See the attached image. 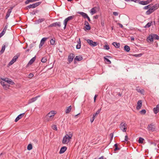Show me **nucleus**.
<instances>
[{
    "label": "nucleus",
    "instance_id": "nucleus-26",
    "mask_svg": "<svg viewBox=\"0 0 159 159\" xmlns=\"http://www.w3.org/2000/svg\"><path fill=\"white\" fill-rule=\"evenodd\" d=\"M36 59L35 57H33L29 62L27 65H31L35 61Z\"/></svg>",
    "mask_w": 159,
    "mask_h": 159
},
{
    "label": "nucleus",
    "instance_id": "nucleus-60",
    "mask_svg": "<svg viewBox=\"0 0 159 159\" xmlns=\"http://www.w3.org/2000/svg\"><path fill=\"white\" fill-rule=\"evenodd\" d=\"M117 24L118 25H119V26H120V27L121 28H122L123 27V25L121 24L120 23H117Z\"/></svg>",
    "mask_w": 159,
    "mask_h": 159
},
{
    "label": "nucleus",
    "instance_id": "nucleus-38",
    "mask_svg": "<svg viewBox=\"0 0 159 159\" xmlns=\"http://www.w3.org/2000/svg\"><path fill=\"white\" fill-rule=\"evenodd\" d=\"M137 90L138 92H140L141 94L144 95V90L143 89H137Z\"/></svg>",
    "mask_w": 159,
    "mask_h": 159
},
{
    "label": "nucleus",
    "instance_id": "nucleus-36",
    "mask_svg": "<svg viewBox=\"0 0 159 159\" xmlns=\"http://www.w3.org/2000/svg\"><path fill=\"white\" fill-rule=\"evenodd\" d=\"M40 0H27L25 2V4H28L30 2H33L37 1H39Z\"/></svg>",
    "mask_w": 159,
    "mask_h": 159
},
{
    "label": "nucleus",
    "instance_id": "nucleus-33",
    "mask_svg": "<svg viewBox=\"0 0 159 159\" xmlns=\"http://www.w3.org/2000/svg\"><path fill=\"white\" fill-rule=\"evenodd\" d=\"M152 21H150L145 26H144V28H148L151 26L152 25Z\"/></svg>",
    "mask_w": 159,
    "mask_h": 159
},
{
    "label": "nucleus",
    "instance_id": "nucleus-21",
    "mask_svg": "<svg viewBox=\"0 0 159 159\" xmlns=\"http://www.w3.org/2000/svg\"><path fill=\"white\" fill-rule=\"evenodd\" d=\"M25 113L21 114L19 115L16 118L15 120V122H17L24 115Z\"/></svg>",
    "mask_w": 159,
    "mask_h": 159
},
{
    "label": "nucleus",
    "instance_id": "nucleus-6",
    "mask_svg": "<svg viewBox=\"0 0 159 159\" xmlns=\"http://www.w3.org/2000/svg\"><path fill=\"white\" fill-rule=\"evenodd\" d=\"M55 111H51L46 116V118L48 119V118L50 119H52L53 117L54 114H55Z\"/></svg>",
    "mask_w": 159,
    "mask_h": 159
},
{
    "label": "nucleus",
    "instance_id": "nucleus-52",
    "mask_svg": "<svg viewBox=\"0 0 159 159\" xmlns=\"http://www.w3.org/2000/svg\"><path fill=\"white\" fill-rule=\"evenodd\" d=\"M52 127L53 129L56 131L57 130V128L56 125H53L52 126Z\"/></svg>",
    "mask_w": 159,
    "mask_h": 159
},
{
    "label": "nucleus",
    "instance_id": "nucleus-59",
    "mask_svg": "<svg viewBox=\"0 0 159 159\" xmlns=\"http://www.w3.org/2000/svg\"><path fill=\"white\" fill-rule=\"evenodd\" d=\"M15 62H14V61H12V60L9 63V65H12V64L13 63H14Z\"/></svg>",
    "mask_w": 159,
    "mask_h": 159
},
{
    "label": "nucleus",
    "instance_id": "nucleus-24",
    "mask_svg": "<svg viewBox=\"0 0 159 159\" xmlns=\"http://www.w3.org/2000/svg\"><path fill=\"white\" fill-rule=\"evenodd\" d=\"M159 7V4H156L153 5V6L151 7L150 8L151 9H152V10L154 11L156 10Z\"/></svg>",
    "mask_w": 159,
    "mask_h": 159
},
{
    "label": "nucleus",
    "instance_id": "nucleus-43",
    "mask_svg": "<svg viewBox=\"0 0 159 159\" xmlns=\"http://www.w3.org/2000/svg\"><path fill=\"white\" fill-rule=\"evenodd\" d=\"M3 87L5 89L7 90L9 89V86L6 83Z\"/></svg>",
    "mask_w": 159,
    "mask_h": 159
},
{
    "label": "nucleus",
    "instance_id": "nucleus-63",
    "mask_svg": "<svg viewBox=\"0 0 159 159\" xmlns=\"http://www.w3.org/2000/svg\"><path fill=\"white\" fill-rule=\"evenodd\" d=\"M98 95H95L94 97V102H95V101H96V98L97 97Z\"/></svg>",
    "mask_w": 159,
    "mask_h": 159
},
{
    "label": "nucleus",
    "instance_id": "nucleus-4",
    "mask_svg": "<svg viewBox=\"0 0 159 159\" xmlns=\"http://www.w3.org/2000/svg\"><path fill=\"white\" fill-rule=\"evenodd\" d=\"M41 3V2H38L33 3L32 4H30L28 6H27V7L28 8H34L38 6H39Z\"/></svg>",
    "mask_w": 159,
    "mask_h": 159
},
{
    "label": "nucleus",
    "instance_id": "nucleus-51",
    "mask_svg": "<svg viewBox=\"0 0 159 159\" xmlns=\"http://www.w3.org/2000/svg\"><path fill=\"white\" fill-rule=\"evenodd\" d=\"M110 140L111 142L112 141L113 137V133H111L110 134Z\"/></svg>",
    "mask_w": 159,
    "mask_h": 159
},
{
    "label": "nucleus",
    "instance_id": "nucleus-56",
    "mask_svg": "<svg viewBox=\"0 0 159 159\" xmlns=\"http://www.w3.org/2000/svg\"><path fill=\"white\" fill-rule=\"evenodd\" d=\"M69 136H70L71 137V138L72 139V134L71 132H69L68 133V134H67Z\"/></svg>",
    "mask_w": 159,
    "mask_h": 159
},
{
    "label": "nucleus",
    "instance_id": "nucleus-30",
    "mask_svg": "<svg viewBox=\"0 0 159 159\" xmlns=\"http://www.w3.org/2000/svg\"><path fill=\"white\" fill-rule=\"evenodd\" d=\"M154 11L152 10V9L150 8L146 12V14L147 15H149L152 13Z\"/></svg>",
    "mask_w": 159,
    "mask_h": 159
},
{
    "label": "nucleus",
    "instance_id": "nucleus-10",
    "mask_svg": "<svg viewBox=\"0 0 159 159\" xmlns=\"http://www.w3.org/2000/svg\"><path fill=\"white\" fill-rule=\"evenodd\" d=\"M78 13L81 15L84 19L87 18L88 19V20H90L89 17L86 13L82 12H78Z\"/></svg>",
    "mask_w": 159,
    "mask_h": 159
},
{
    "label": "nucleus",
    "instance_id": "nucleus-16",
    "mask_svg": "<svg viewBox=\"0 0 159 159\" xmlns=\"http://www.w3.org/2000/svg\"><path fill=\"white\" fill-rule=\"evenodd\" d=\"M142 101L141 100H139L137 102V106L136 107V109L139 110L141 107L142 106Z\"/></svg>",
    "mask_w": 159,
    "mask_h": 159
},
{
    "label": "nucleus",
    "instance_id": "nucleus-47",
    "mask_svg": "<svg viewBox=\"0 0 159 159\" xmlns=\"http://www.w3.org/2000/svg\"><path fill=\"white\" fill-rule=\"evenodd\" d=\"M152 5V4H150L148 6H146L144 7L143 9L145 10L148 9L149 8H150L151 7Z\"/></svg>",
    "mask_w": 159,
    "mask_h": 159
},
{
    "label": "nucleus",
    "instance_id": "nucleus-29",
    "mask_svg": "<svg viewBox=\"0 0 159 159\" xmlns=\"http://www.w3.org/2000/svg\"><path fill=\"white\" fill-rule=\"evenodd\" d=\"M124 50L125 51L127 52H128L130 50V48L128 45H125L124 47Z\"/></svg>",
    "mask_w": 159,
    "mask_h": 159
},
{
    "label": "nucleus",
    "instance_id": "nucleus-22",
    "mask_svg": "<svg viewBox=\"0 0 159 159\" xmlns=\"http://www.w3.org/2000/svg\"><path fill=\"white\" fill-rule=\"evenodd\" d=\"M67 149V147L65 146H63L62 147L59 151L60 154H62L64 153Z\"/></svg>",
    "mask_w": 159,
    "mask_h": 159
},
{
    "label": "nucleus",
    "instance_id": "nucleus-55",
    "mask_svg": "<svg viewBox=\"0 0 159 159\" xmlns=\"http://www.w3.org/2000/svg\"><path fill=\"white\" fill-rule=\"evenodd\" d=\"M105 22L104 21V20H101V24L102 26L104 27L105 26Z\"/></svg>",
    "mask_w": 159,
    "mask_h": 159
},
{
    "label": "nucleus",
    "instance_id": "nucleus-41",
    "mask_svg": "<svg viewBox=\"0 0 159 159\" xmlns=\"http://www.w3.org/2000/svg\"><path fill=\"white\" fill-rule=\"evenodd\" d=\"M32 149V145L30 143L28 144L27 146V149L28 150H30Z\"/></svg>",
    "mask_w": 159,
    "mask_h": 159
},
{
    "label": "nucleus",
    "instance_id": "nucleus-9",
    "mask_svg": "<svg viewBox=\"0 0 159 159\" xmlns=\"http://www.w3.org/2000/svg\"><path fill=\"white\" fill-rule=\"evenodd\" d=\"M87 43L91 46L94 47L98 45L97 42H93V40L90 39H87Z\"/></svg>",
    "mask_w": 159,
    "mask_h": 159
},
{
    "label": "nucleus",
    "instance_id": "nucleus-19",
    "mask_svg": "<svg viewBox=\"0 0 159 159\" xmlns=\"http://www.w3.org/2000/svg\"><path fill=\"white\" fill-rule=\"evenodd\" d=\"M39 97H40V96L39 95V96H38L36 97H35L31 99H30L29 100L28 104H30L33 102H34L37 99V98Z\"/></svg>",
    "mask_w": 159,
    "mask_h": 159
},
{
    "label": "nucleus",
    "instance_id": "nucleus-18",
    "mask_svg": "<svg viewBox=\"0 0 159 159\" xmlns=\"http://www.w3.org/2000/svg\"><path fill=\"white\" fill-rule=\"evenodd\" d=\"M84 27L86 30H89L90 29V26L88 22L87 21L85 20L84 22Z\"/></svg>",
    "mask_w": 159,
    "mask_h": 159
},
{
    "label": "nucleus",
    "instance_id": "nucleus-44",
    "mask_svg": "<svg viewBox=\"0 0 159 159\" xmlns=\"http://www.w3.org/2000/svg\"><path fill=\"white\" fill-rule=\"evenodd\" d=\"M74 17V16H70L65 19V20H71L73 19Z\"/></svg>",
    "mask_w": 159,
    "mask_h": 159
},
{
    "label": "nucleus",
    "instance_id": "nucleus-8",
    "mask_svg": "<svg viewBox=\"0 0 159 159\" xmlns=\"http://www.w3.org/2000/svg\"><path fill=\"white\" fill-rule=\"evenodd\" d=\"M87 43L91 46L94 47L98 45L97 42H93V40L90 39H87Z\"/></svg>",
    "mask_w": 159,
    "mask_h": 159
},
{
    "label": "nucleus",
    "instance_id": "nucleus-53",
    "mask_svg": "<svg viewBox=\"0 0 159 159\" xmlns=\"http://www.w3.org/2000/svg\"><path fill=\"white\" fill-rule=\"evenodd\" d=\"M95 117L93 115V116L91 118L90 121L91 123H92L94 120Z\"/></svg>",
    "mask_w": 159,
    "mask_h": 159
},
{
    "label": "nucleus",
    "instance_id": "nucleus-28",
    "mask_svg": "<svg viewBox=\"0 0 159 159\" xmlns=\"http://www.w3.org/2000/svg\"><path fill=\"white\" fill-rule=\"evenodd\" d=\"M78 44L76 46V48L77 49H79L81 48V41L80 39L77 41Z\"/></svg>",
    "mask_w": 159,
    "mask_h": 159
},
{
    "label": "nucleus",
    "instance_id": "nucleus-12",
    "mask_svg": "<svg viewBox=\"0 0 159 159\" xmlns=\"http://www.w3.org/2000/svg\"><path fill=\"white\" fill-rule=\"evenodd\" d=\"M48 39V38H43L41 40L40 43L39 45V48H41L43 45L44 44L45 42Z\"/></svg>",
    "mask_w": 159,
    "mask_h": 159
},
{
    "label": "nucleus",
    "instance_id": "nucleus-27",
    "mask_svg": "<svg viewBox=\"0 0 159 159\" xmlns=\"http://www.w3.org/2000/svg\"><path fill=\"white\" fill-rule=\"evenodd\" d=\"M112 44L116 48H119L120 46V43L116 42L113 43Z\"/></svg>",
    "mask_w": 159,
    "mask_h": 159
},
{
    "label": "nucleus",
    "instance_id": "nucleus-13",
    "mask_svg": "<svg viewBox=\"0 0 159 159\" xmlns=\"http://www.w3.org/2000/svg\"><path fill=\"white\" fill-rule=\"evenodd\" d=\"M8 24V23H7V24L5 26L4 28L3 29L2 32L0 34V38H1L5 34L6 30H7V28Z\"/></svg>",
    "mask_w": 159,
    "mask_h": 159
},
{
    "label": "nucleus",
    "instance_id": "nucleus-31",
    "mask_svg": "<svg viewBox=\"0 0 159 159\" xmlns=\"http://www.w3.org/2000/svg\"><path fill=\"white\" fill-rule=\"evenodd\" d=\"M20 55L19 54H17L13 58L12 60L14 61V62H15L17 60V59L20 56Z\"/></svg>",
    "mask_w": 159,
    "mask_h": 159
},
{
    "label": "nucleus",
    "instance_id": "nucleus-54",
    "mask_svg": "<svg viewBox=\"0 0 159 159\" xmlns=\"http://www.w3.org/2000/svg\"><path fill=\"white\" fill-rule=\"evenodd\" d=\"M34 76V75L33 73H30L28 75V77L29 78H31L33 77Z\"/></svg>",
    "mask_w": 159,
    "mask_h": 159
},
{
    "label": "nucleus",
    "instance_id": "nucleus-49",
    "mask_svg": "<svg viewBox=\"0 0 159 159\" xmlns=\"http://www.w3.org/2000/svg\"><path fill=\"white\" fill-rule=\"evenodd\" d=\"M69 20H64V29H65L66 28V27L67 24V23Z\"/></svg>",
    "mask_w": 159,
    "mask_h": 159
},
{
    "label": "nucleus",
    "instance_id": "nucleus-39",
    "mask_svg": "<svg viewBox=\"0 0 159 159\" xmlns=\"http://www.w3.org/2000/svg\"><path fill=\"white\" fill-rule=\"evenodd\" d=\"M101 110V108L99 109L96 112V113H94L93 115L94 116H96L98 115L99 113L100 112V111Z\"/></svg>",
    "mask_w": 159,
    "mask_h": 159
},
{
    "label": "nucleus",
    "instance_id": "nucleus-61",
    "mask_svg": "<svg viewBox=\"0 0 159 159\" xmlns=\"http://www.w3.org/2000/svg\"><path fill=\"white\" fill-rule=\"evenodd\" d=\"M128 136H127V135H126L125 137V141H127L128 140Z\"/></svg>",
    "mask_w": 159,
    "mask_h": 159
},
{
    "label": "nucleus",
    "instance_id": "nucleus-14",
    "mask_svg": "<svg viewBox=\"0 0 159 159\" xmlns=\"http://www.w3.org/2000/svg\"><path fill=\"white\" fill-rule=\"evenodd\" d=\"M98 8L96 7H94L90 10V13L92 15L95 14L98 10Z\"/></svg>",
    "mask_w": 159,
    "mask_h": 159
},
{
    "label": "nucleus",
    "instance_id": "nucleus-64",
    "mask_svg": "<svg viewBox=\"0 0 159 159\" xmlns=\"http://www.w3.org/2000/svg\"><path fill=\"white\" fill-rule=\"evenodd\" d=\"M98 159H104V157L103 156H102L99 158Z\"/></svg>",
    "mask_w": 159,
    "mask_h": 159
},
{
    "label": "nucleus",
    "instance_id": "nucleus-25",
    "mask_svg": "<svg viewBox=\"0 0 159 159\" xmlns=\"http://www.w3.org/2000/svg\"><path fill=\"white\" fill-rule=\"evenodd\" d=\"M12 8H11V9L8 10L5 16L6 19H7L10 16V13L11 12Z\"/></svg>",
    "mask_w": 159,
    "mask_h": 159
},
{
    "label": "nucleus",
    "instance_id": "nucleus-45",
    "mask_svg": "<svg viewBox=\"0 0 159 159\" xmlns=\"http://www.w3.org/2000/svg\"><path fill=\"white\" fill-rule=\"evenodd\" d=\"M47 61V58L45 57H43L41 60V62L43 63H45Z\"/></svg>",
    "mask_w": 159,
    "mask_h": 159
},
{
    "label": "nucleus",
    "instance_id": "nucleus-11",
    "mask_svg": "<svg viewBox=\"0 0 159 159\" xmlns=\"http://www.w3.org/2000/svg\"><path fill=\"white\" fill-rule=\"evenodd\" d=\"M74 57L75 56L74 54L71 53L70 54L68 58V61L69 63H70L72 61Z\"/></svg>",
    "mask_w": 159,
    "mask_h": 159
},
{
    "label": "nucleus",
    "instance_id": "nucleus-17",
    "mask_svg": "<svg viewBox=\"0 0 159 159\" xmlns=\"http://www.w3.org/2000/svg\"><path fill=\"white\" fill-rule=\"evenodd\" d=\"M3 80L5 81L6 83H7V84L8 83L11 85H13L15 84L14 83L11 79L9 80L7 78L4 79Z\"/></svg>",
    "mask_w": 159,
    "mask_h": 159
},
{
    "label": "nucleus",
    "instance_id": "nucleus-20",
    "mask_svg": "<svg viewBox=\"0 0 159 159\" xmlns=\"http://www.w3.org/2000/svg\"><path fill=\"white\" fill-rule=\"evenodd\" d=\"M83 59V57L81 56H76L74 59V63H75V61H80Z\"/></svg>",
    "mask_w": 159,
    "mask_h": 159
},
{
    "label": "nucleus",
    "instance_id": "nucleus-34",
    "mask_svg": "<svg viewBox=\"0 0 159 159\" xmlns=\"http://www.w3.org/2000/svg\"><path fill=\"white\" fill-rule=\"evenodd\" d=\"M71 106L67 107V109L66 110V113L67 114L69 113L71 110Z\"/></svg>",
    "mask_w": 159,
    "mask_h": 159
},
{
    "label": "nucleus",
    "instance_id": "nucleus-15",
    "mask_svg": "<svg viewBox=\"0 0 159 159\" xmlns=\"http://www.w3.org/2000/svg\"><path fill=\"white\" fill-rule=\"evenodd\" d=\"M152 0H148L145 1H141L139 2V3L143 5H146L151 2Z\"/></svg>",
    "mask_w": 159,
    "mask_h": 159
},
{
    "label": "nucleus",
    "instance_id": "nucleus-37",
    "mask_svg": "<svg viewBox=\"0 0 159 159\" xmlns=\"http://www.w3.org/2000/svg\"><path fill=\"white\" fill-rule=\"evenodd\" d=\"M118 144L117 143H116L114 144V146L115 147V148L114 149V151H116L117 150H120V148L118 147Z\"/></svg>",
    "mask_w": 159,
    "mask_h": 159
},
{
    "label": "nucleus",
    "instance_id": "nucleus-57",
    "mask_svg": "<svg viewBox=\"0 0 159 159\" xmlns=\"http://www.w3.org/2000/svg\"><path fill=\"white\" fill-rule=\"evenodd\" d=\"M35 24H39L40 23H41L43 20H35Z\"/></svg>",
    "mask_w": 159,
    "mask_h": 159
},
{
    "label": "nucleus",
    "instance_id": "nucleus-1",
    "mask_svg": "<svg viewBox=\"0 0 159 159\" xmlns=\"http://www.w3.org/2000/svg\"><path fill=\"white\" fill-rule=\"evenodd\" d=\"M154 39L158 40L159 39V37L156 34H152L149 35L148 37L147 40L148 42L149 41L151 42L153 41Z\"/></svg>",
    "mask_w": 159,
    "mask_h": 159
},
{
    "label": "nucleus",
    "instance_id": "nucleus-58",
    "mask_svg": "<svg viewBox=\"0 0 159 159\" xmlns=\"http://www.w3.org/2000/svg\"><path fill=\"white\" fill-rule=\"evenodd\" d=\"M0 83L1 84V85L3 86L4 85L6 84V82L2 81H1L0 82Z\"/></svg>",
    "mask_w": 159,
    "mask_h": 159
},
{
    "label": "nucleus",
    "instance_id": "nucleus-2",
    "mask_svg": "<svg viewBox=\"0 0 159 159\" xmlns=\"http://www.w3.org/2000/svg\"><path fill=\"white\" fill-rule=\"evenodd\" d=\"M71 139L70 136H69L67 134H66L63 138L62 143L64 144H67Z\"/></svg>",
    "mask_w": 159,
    "mask_h": 159
},
{
    "label": "nucleus",
    "instance_id": "nucleus-7",
    "mask_svg": "<svg viewBox=\"0 0 159 159\" xmlns=\"http://www.w3.org/2000/svg\"><path fill=\"white\" fill-rule=\"evenodd\" d=\"M61 26V23L59 22H56L53 23L50 25H49L48 27L49 28L52 27H60Z\"/></svg>",
    "mask_w": 159,
    "mask_h": 159
},
{
    "label": "nucleus",
    "instance_id": "nucleus-50",
    "mask_svg": "<svg viewBox=\"0 0 159 159\" xmlns=\"http://www.w3.org/2000/svg\"><path fill=\"white\" fill-rule=\"evenodd\" d=\"M143 54L142 53H140L138 54H134L133 56L136 57H141Z\"/></svg>",
    "mask_w": 159,
    "mask_h": 159
},
{
    "label": "nucleus",
    "instance_id": "nucleus-35",
    "mask_svg": "<svg viewBox=\"0 0 159 159\" xmlns=\"http://www.w3.org/2000/svg\"><path fill=\"white\" fill-rule=\"evenodd\" d=\"M104 59L105 61L108 64H110L111 63V61L106 57H104Z\"/></svg>",
    "mask_w": 159,
    "mask_h": 159
},
{
    "label": "nucleus",
    "instance_id": "nucleus-62",
    "mask_svg": "<svg viewBox=\"0 0 159 159\" xmlns=\"http://www.w3.org/2000/svg\"><path fill=\"white\" fill-rule=\"evenodd\" d=\"M113 15H114V16H116L118 15V13L116 12H113Z\"/></svg>",
    "mask_w": 159,
    "mask_h": 159
},
{
    "label": "nucleus",
    "instance_id": "nucleus-5",
    "mask_svg": "<svg viewBox=\"0 0 159 159\" xmlns=\"http://www.w3.org/2000/svg\"><path fill=\"white\" fill-rule=\"evenodd\" d=\"M120 128L123 131L125 132L127 128V125L125 123H121L120 125Z\"/></svg>",
    "mask_w": 159,
    "mask_h": 159
},
{
    "label": "nucleus",
    "instance_id": "nucleus-40",
    "mask_svg": "<svg viewBox=\"0 0 159 159\" xmlns=\"http://www.w3.org/2000/svg\"><path fill=\"white\" fill-rule=\"evenodd\" d=\"M55 39H52L50 40V43L52 45H54L55 44Z\"/></svg>",
    "mask_w": 159,
    "mask_h": 159
},
{
    "label": "nucleus",
    "instance_id": "nucleus-42",
    "mask_svg": "<svg viewBox=\"0 0 159 159\" xmlns=\"http://www.w3.org/2000/svg\"><path fill=\"white\" fill-rule=\"evenodd\" d=\"M144 140V139L141 138L139 137V143L142 144L143 143V141Z\"/></svg>",
    "mask_w": 159,
    "mask_h": 159
},
{
    "label": "nucleus",
    "instance_id": "nucleus-48",
    "mask_svg": "<svg viewBox=\"0 0 159 159\" xmlns=\"http://www.w3.org/2000/svg\"><path fill=\"white\" fill-rule=\"evenodd\" d=\"M104 48L106 50H109L110 49V47L108 44L106 45H105L104 46Z\"/></svg>",
    "mask_w": 159,
    "mask_h": 159
},
{
    "label": "nucleus",
    "instance_id": "nucleus-46",
    "mask_svg": "<svg viewBox=\"0 0 159 159\" xmlns=\"http://www.w3.org/2000/svg\"><path fill=\"white\" fill-rule=\"evenodd\" d=\"M146 111L145 109L142 110L141 111H140L139 113L140 114L142 115H144L146 113Z\"/></svg>",
    "mask_w": 159,
    "mask_h": 159
},
{
    "label": "nucleus",
    "instance_id": "nucleus-3",
    "mask_svg": "<svg viewBox=\"0 0 159 159\" xmlns=\"http://www.w3.org/2000/svg\"><path fill=\"white\" fill-rule=\"evenodd\" d=\"M147 129L149 131L153 132L156 131L155 127L152 123L148 125Z\"/></svg>",
    "mask_w": 159,
    "mask_h": 159
},
{
    "label": "nucleus",
    "instance_id": "nucleus-32",
    "mask_svg": "<svg viewBox=\"0 0 159 159\" xmlns=\"http://www.w3.org/2000/svg\"><path fill=\"white\" fill-rule=\"evenodd\" d=\"M5 45L3 44L1 50L0 51V54H2L5 51Z\"/></svg>",
    "mask_w": 159,
    "mask_h": 159
},
{
    "label": "nucleus",
    "instance_id": "nucleus-23",
    "mask_svg": "<svg viewBox=\"0 0 159 159\" xmlns=\"http://www.w3.org/2000/svg\"><path fill=\"white\" fill-rule=\"evenodd\" d=\"M153 111L155 114H157L159 112V104H158L156 107L153 108Z\"/></svg>",
    "mask_w": 159,
    "mask_h": 159
}]
</instances>
